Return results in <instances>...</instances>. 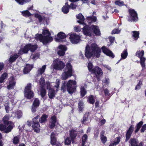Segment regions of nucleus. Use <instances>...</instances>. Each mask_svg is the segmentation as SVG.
Listing matches in <instances>:
<instances>
[{"label": "nucleus", "mask_w": 146, "mask_h": 146, "mask_svg": "<svg viewBox=\"0 0 146 146\" xmlns=\"http://www.w3.org/2000/svg\"><path fill=\"white\" fill-rule=\"evenodd\" d=\"M101 50L98 45L94 43L91 44L90 46L87 45L85 51V57L88 59H90L92 56L96 58L100 56Z\"/></svg>", "instance_id": "nucleus-1"}, {"label": "nucleus", "mask_w": 146, "mask_h": 146, "mask_svg": "<svg viewBox=\"0 0 146 146\" xmlns=\"http://www.w3.org/2000/svg\"><path fill=\"white\" fill-rule=\"evenodd\" d=\"M83 33L86 36H91L92 32L95 35L99 36L101 35V33L99 27L97 25H92L90 26L86 25L82 28Z\"/></svg>", "instance_id": "nucleus-2"}, {"label": "nucleus", "mask_w": 146, "mask_h": 146, "mask_svg": "<svg viewBox=\"0 0 146 146\" xmlns=\"http://www.w3.org/2000/svg\"><path fill=\"white\" fill-rule=\"evenodd\" d=\"M9 116L5 115L3 118V124H0V131L5 133L10 132L13 128L14 123L11 121H9Z\"/></svg>", "instance_id": "nucleus-3"}, {"label": "nucleus", "mask_w": 146, "mask_h": 146, "mask_svg": "<svg viewBox=\"0 0 146 146\" xmlns=\"http://www.w3.org/2000/svg\"><path fill=\"white\" fill-rule=\"evenodd\" d=\"M76 82L75 81L72 80H69L67 82L66 85L63 84L61 87V90L64 92L65 91L66 87L68 93L72 94L76 90Z\"/></svg>", "instance_id": "nucleus-4"}, {"label": "nucleus", "mask_w": 146, "mask_h": 146, "mask_svg": "<svg viewBox=\"0 0 146 146\" xmlns=\"http://www.w3.org/2000/svg\"><path fill=\"white\" fill-rule=\"evenodd\" d=\"M38 46L36 44H32L31 43L26 44L21 49L19 53L21 54H27L29 50L31 52H34L37 48Z\"/></svg>", "instance_id": "nucleus-5"}, {"label": "nucleus", "mask_w": 146, "mask_h": 146, "mask_svg": "<svg viewBox=\"0 0 146 146\" xmlns=\"http://www.w3.org/2000/svg\"><path fill=\"white\" fill-rule=\"evenodd\" d=\"M36 40H39L44 44L51 42L53 40L52 37L48 36H43L41 34H36Z\"/></svg>", "instance_id": "nucleus-6"}, {"label": "nucleus", "mask_w": 146, "mask_h": 146, "mask_svg": "<svg viewBox=\"0 0 146 146\" xmlns=\"http://www.w3.org/2000/svg\"><path fill=\"white\" fill-rule=\"evenodd\" d=\"M31 84H28L24 89V96L27 99H31L34 96V93L31 90Z\"/></svg>", "instance_id": "nucleus-7"}, {"label": "nucleus", "mask_w": 146, "mask_h": 146, "mask_svg": "<svg viewBox=\"0 0 146 146\" xmlns=\"http://www.w3.org/2000/svg\"><path fill=\"white\" fill-rule=\"evenodd\" d=\"M40 116L37 115L32 120V127L35 131L38 133L40 131V127L39 124Z\"/></svg>", "instance_id": "nucleus-8"}, {"label": "nucleus", "mask_w": 146, "mask_h": 146, "mask_svg": "<svg viewBox=\"0 0 146 146\" xmlns=\"http://www.w3.org/2000/svg\"><path fill=\"white\" fill-rule=\"evenodd\" d=\"M65 66L64 63L59 59H56L53 61V67L55 70H61Z\"/></svg>", "instance_id": "nucleus-9"}, {"label": "nucleus", "mask_w": 146, "mask_h": 146, "mask_svg": "<svg viewBox=\"0 0 146 146\" xmlns=\"http://www.w3.org/2000/svg\"><path fill=\"white\" fill-rule=\"evenodd\" d=\"M128 12L129 15L128 19L129 21H135L138 20L137 14L134 9H129Z\"/></svg>", "instance_id": "nucleus-10"}, {"label": "nucleus", "mask_w": 146, "mask_h": 146, "mask_svg": "<svg viewBox=\"0 0 146 146\" xmlns=\"http://www.w3.org/2000/svg\"><path fill=\"white\" fill-rule=\"evenodd\" d=\"M92 74H94L97 81L99 82L101 80L100 77L103 74V72L101 69L98 66H96L93 68V70L91 72Z\"/></svg>", "instance_id": "nucleus-11"}, {"label": "nucleus", "mask_w": 146, "mask_h": 146, "mask_svg": "<svg viewBox=\"0 0 146 146\" xmlns=\"http://www.w3.org/2000/svg\"><path fill=\"white\" fill-rule=\"evenodd\" d=\"M80 36L75 33H73L70 35L69 37L71 42L73 44H76L80 40Z\"/></svg>", "instance_id": "nucleus-12"}, {"label": "nucleus", "mask_w": 146, "mask_h": 146, "mask_svg": "<svg viewBox=\"0 0 146 146\" xmlns=\"http://www.w3.org/2000/svg\"><path fill=\"white\" fill-rule=\"evenodd\" d=\"M134 125L133 124L131 125L126 131L125 142H127L130 139L134 131Z\"/></svg>", "instance_id": "nucleus-13"}, {"label": "nucleus", "mask_w": 146, "mask_h": 146, "mask_svg": "<svg viewBox=\"0 0 146 146\" xmlns=\"http://www.w3.org/2000/svg\"><path fill=\"white\" fill-rule=\"evenodd\" d=\"M9 84L7 86V88L9 90L13 89L16 84L15 78L13 76H11L9 79Z\"/></svg>", "instance_id": "nucleus-14"}, {"label": "nucleus", "mask_w": 146, "mask_h": 146, "mask_svg": "<svg viewBox=\"0 0 146 146\" xmlns=\"http://www.w3.org/2000/svg\"><path fill=\"white\" fill-rule=\"evenodd\" d=\"M101 49L103 53L107 56L111 57V58L114 57L115 56L112 52L106 46H102Z\"/></svg>", "instance_id": "nucleus-15"}, {"label": "nucleus", "mask_w": 146, "mask_h": 146, "mask_svg": "<svg viewBox=\"0 0 146 146\" xmlns=\"http://www.w3.org/2000/svg\"><path fill=\"white\" fill-rule=\"evenodd\" d=\"M138 143V140L135 138H131L129 141V143L131 146H143L142 142H140L139 144Z\"/></svg>", "instance_id": "nucleus-16"}, {"label": "nucleus", "mask_w": 146, "mask_h": 146, "mask_svg": "<svg viewBox=\"0 0 146 146\" xmlns=\"http://www.w3.org/2000/svg\"><path fill=\"white\" fill-rule=\"evenodd\" d=\"M76 17L77 19H79V20L77 21V22L80 24H81L86 26V25H87L86 23L84 22L85 18L84 16L82 14L80 13H79L78 15H76Z\"/></svg>", "instance_id": "nucleus-17"}, {"label": "nucleus", "mask_w": 146, "mask_h": 146, "mask_svg": "<svg viewBox=\"0 0 146 146\" xmlns=\"http://www.w3.org/2000/svg\"><path fill=\"white\" fill-rule=\"evenodd\" d=\"M50 144L53 146L55 145L58 142L56 137V132H52L50 135Z\"/></svg>", "instance_id": "nucleus-18"}, {"label": "nucleus", "mask_w": 146, "mask_h": 146, "mask_svg": "<svg viewBox=\"0 0 146 146\" xmlns=\"http://www.w3.org/2000/svg\"><path fill=\"white\" fill-rule=\"evenodd\" d=\"M69 136L73 143L77 136L76 131L74 129H72L69 131Z\"/></svg>", "instance_id": "nucleus-19"}, {"label": "nucleus", "mask_w": 146, "mask_h": 146, "mask_svg": "<svg viewBox=\"0 0 146 146\" xmlns=\"http://www.w3.org/2000/svg\"><path fill=\"white\" fill-rule=\"evenodd\" d=\"M57 121V118L55 115H53L51 117L49 125L50 129H52L55 126Z\"/></svg>", "instance_id": "nucleus-20"}, {"label": "nucleus", "mask_w": 146, "mask_h": 146, "mask_svg": "<svg viewBox=\"0 0 146 146\" xmlns=\"http://www.w3.org/2000/svg\"><path fill=\"white\" fill-rule=\"evenodd\" d=\"M91 113L90 112H86L83 115V118L81 119V122L82 124L85 123L87 121H88L89 119L91 118L90 116Z\"/></svg>", "instance_id": "nucleus-21"}, {"label": "nucleus", "mask_w": 146, "mask_h": 146, "mask_svg": "<svg viewBox=\"0 0 146 146\" xmlns=\"http://www.w3.org/2000/svg\"><path fill=\"white\" fill-rule=\"evenodd\" d=\"M73 75L72 71L67 70L64 72L62 74V79L66 80L68 77H70Z\"/></svg>", "instance_id": "nucleus-22"}, {"label": "nucleus", "mask_w": 146, "mask_h": 146, "mask_svg": "<svg viewBox=\"0 0 146 146\" xmlns=\"http://www.w3.org/2000/svg\"><path fill=\"white\" fill-rule=\"evenodd\" d=\"M58 37L55 38V40L56 42H60L61 39L66 38V34L63 32H60L57 34Z\"/></svg>", "instance_id": "nucleus-23"}, {"label": "nucleus", "mask_w": 146, "mask_h": 146, "mask_svg": "<svg viewBox=\"0 0 146 146\" xmlns=\"http://www.w3.org/2000/svg\"><path fill=\"white\" fill-rule=\"evenodd\" d=\"M33 66L29 64H26L23 70V72L25 74H27L32 69Z\"/></svg>", "instance_id": "nucleus-24"}, {"label": "nucleus", "mask_w": 146, "mask_h": 146, "mask_svg": "<svg viewBox=\"0 0 146 146\" xmlns=\"http://www.w3.org/2000/svg\"><path fill=\"white\" fill-rule=\"evenodd\" d=\"M69 5L68 2H67L65 4V5L62 7L61 10L62 12L64 14H67L69 11Z\"/></svg>", "instance_id": "nucleus-25"}, {"label": "nucleus", "mask_w": 146, "mask_h": 146, "mask_svg": "<svg viewBox=\"0 0 146 146\" xmlns=\"http://www.w3.org/2000/svg\"><path fill=\"white\" fill-rule=\"evenodd\" d=\"M96 96L90 95L87 98V101L89 104H93L95 102Z\"/></svg>", "instance_id": "nucleus-26"}, {"label": "nucleus", "mask_w": 146, "mask_h": 146, "mask_svg": "<svg viewBox=\"0 0 146 146\" xmlns=\"http://www.w3.org/2000/svg\"><path fill=\"white\" fill-rule=\"evenodd\" d=\"M48 117V115L46 114L42 115V116L40 118L39 121L41 123H44L47 121V119Z\"/></svg>", "instance_id": "nucleus-27"}, {"label": "nucleus", "mask_w": 146, "mask_h": 146, "mask_svg": "<svg viewBox=\"0 0 146 146\" xmlns=\"http://www.w3.org/2000/svg\"><path fill=\"white\" fill-rule=\"evenodd\" d=\"M55 90L53 88H50L49 90L48 96L50 99H52L55 96Z\"/></svg>", "instance_id": "nucleus-28"}, {"label": "nucleus", "mask_w": 146, "mask_h": 146, "mask_svg": "<svg viewBox=\"0 0 146 146\" xmlns=\"http://www.w3.org/2000/svg\"><path fill=\"white\" fill-rule=\"evenodd\" d=\"M19 57V56L17 54H15L14 55L11 56L9 60V63L12 64L13 62L15 61Z\"/></svg>", "instance_id": "nucleus-29"}, {"label": "nucleus", "mask_w": 146, "mask_h": 146, "mask_svg": "<svg viewBox=\"0 0 146 146\" xmlns=\"http://www.w3.org/2000/svg\"><path fill=\"white\" fill-rule=\"evenodd\" d=\"M8 76V74L6 72L3 73L0 77V83H2L5 82Z\"/></svg>", "instance_id": "nucleus-30"}, {"label": "nucleus", "mask_w": 146, "mask_h": 146, "mask_svg": "<svg viewBox=\"0 0 146 146\" xmlns=\"http://www.w3.org/2000/svg\"><path fill=\"white\" fill-rule=\"evenodd\" d=\"M143 122L141 121L138 123L135 127V129L134 131V133L136 134L139 131L140 128L141 127L143 124Z\"/></svg>", "instance_id": "nucleus-31"}, {"label": "nucleus", "mask_w": 146, "mask_h": 146, "mask_svg": "<svg viewBox=\"0 0 146 146\" xmlns=\"http://www.w3.org/2000/svg\"><path fill=\"white\" fill-rule=\"evenodd\" d=\"M80 89V97L82 98H83L87 94V91L86 90V89L83 86H81Z\"/></svg>", "instance_id": "nucleus-32"}, {"label": "nucleus", "mask_w": 146, "mask_h": 146, "mask_svg": "<svg viewBox=\"0 0 146 146\" xmlns=\"http://www.w3.org/2000/svg\"><path fill=\"white\" fill-rule=\"evenodd\" d=\"M84 103L83 102L79 101L78 102V108L80 111H82L84 108Z\"/></svg>", "instance_id": "nucleus-33"}, {"label": "nucleus", "mask_w": 146, "mask_h": 146, "mask_svg": "<svg viewBox=\"0 0 146 146\" xmlns=\"http://www.w3.org/2000/svg\"><path fill=\"white\" fill-rule=\"evenodd\" d=\"M20 137L19 136L17 135L15 136L12 139V142L14 145H17L19 142Z\"/></svg>", "instance_id": "nucleus-34"}, {"label": "nucleus", "mask_w": 146, "mask_h": 146, "mask_svg": "<svg viewBox=\"0 0 146 146\" xmlns=\"http://www.w3.org/2000/svg\"><path fill=\"white\" fill-rule=\"evenodd\" d=\"M133 33L132 36L135 40H137L139 38V33L138 31H132Z\"/></svg>", "instance_id": "nucleus-35"}, {"label": "nucleus", "mask_w": 146, "mask_h": 146, "mask_svg": "<svg viewBox=\"0 0 146 146\" xmlns=\"http://www.w3.org/2000/svg\"><path fill=\"white\" fill-rule=\"evenodd\" d=\"M86 19L89 22H95L97 20V18L95 16H90L87 17Z\"/></svg>", "instance_id": "nucleus-36"}, {"label": "nucleus", "mask_w": 146, "mask_h": 146, "mask_svg": "<svg viewBox=\"0 0 146 146\" xmlns=\"http://www.w3.org/2000/svg\"><path fill=\"white\" fill-rule=\"evenodd\" d=\"M21 13L22 15L26 17H29L31 15L30 12L28 10L23 11Z\"/></svg>", "instance_id": "nucleus-37"}, {"label": "nucleus", "mask_w": 146, "mask_h": 146, "mask_svg": "<svg viewBox=\"0 0 146 146\" xmlns=\"http://www.w3.org/2000/svg\"><path fill=\"white\" fill-rule=\"evenodd\" d=\"M46 93V92L45 89L44 87H42L41 88L40 90V94L42 98H43L44 97Z\"/></svg>", "instance_id": "nucleus-38"}, {"label": "nucleus", "mask_w": 146, "mask_h": 146, "mask_svg": "<svg viewBox=\"0 0 146 146\" xmlns=\"http://www.w3.org/2000/svg\"><path fill=\"white\" fill-rule=\"evenodd\" d=\"M144 53V51L143 50L141 51H137L136 53V55H137V57L139 58H140L143 57Z\"/></svg>", "instance_id": "nucleus-39"}, {"label": "nucleus", "mask_w": 146, "mask_h": 146, "mask_svg": "<svg viewBox=\"0 0 146 146\" xmlns=\"http://www.w3.org/2000/svg\"><path fill=\"white\" fill-rule=\"evenodd\" d=\"M128 55V53L127 49L124 50L122 53L121 54V56L122 59H125L127 57Z\"/></svg>", "instance_id": "nucleus-40"}, {"label": "nucleus", "mask_w": 146, "mask_h": 146, "mask_svg": "<svg viewBox=\"0 0 146 146\" xmlns=\"http://www.w3.org/2000/svg\"><path fill=\"white\" fill-rule=\"evenodd\" d=\"M140 58V63L143 69L145 67V62L146 60L145 58L143 57Z\"/></svg>", "instance_id": "nucleus-41"}, {"label": "nucleus", "mask_w": 146, "mask_h": 146, "mask_svg": "<svg viewBox=\"0 0 146 146\" xmlns=\"http://www.w3.org/2000/svg\"><path fill=\"white\" fill-rule=\"evenodd\" d=\"M15 116L18 119H20L22 116V112L21 110H18L15 112Z\"/></svg>", "instance_id": "nucleus-42"}, {"label": "nucleus", "mask_w": 146, "mask_h": 146, "mask_svg": "<svg viewBox=\"0 0 146 146\" xmlns=\"http://www.w3.org/2000/svg\"><path fill=\"white\" fill-rule=\"evenodd\" d=\"M88 68L89 71L91 72L93 71V65L92 62H89L88 63Z\"/></svg>", "instance_id": "nucleus-43"}, {"label": "nucleus", "mask_w": 146, "mask_h": 146, "mask_svg": "<svg viewBox=\"0 0 146 146\" xmlns=\"http://www.w3.org/2000/svg\"><path fill=\"white\" fill-rule=\"evenodd\" d=\"M19 4L23 5L26 3L29 2L30 0H15Z\"/></svg>", "instance_id": "nucleus-44"}, {"label": "nucleus", "mask_w": 146, "mask_h": 146, "mask_svg": "<svg viewBox=\"0 0 146 146\" xmlns=\"http://www.w3.org/2000/svg\"><path fill=\"white\" fill-rule=\"evenodd\" d=\"M114 3L115 5L119 6L121 7L125 5L123 1H120L116 0L115 1Z\"/></svg>", "instance_id": "nucleus-45"}, {"label": "nucleus", "mask_w": 146, "mask_h": 146, "mask_svg": "<svg viewBox=\"0 0 146 146\" xmlns=\"http://www.w3.org/2000/svg\"><path fill=\"white\" fill-rule=\"evenodd\" d=\"M40 105V102L38 99L35 98L34 100L32 105L38 107Z\"/></svg>", "instance_id": "nucleus-46"}, {"label": "nucleus", "mask_w": 146, "mask_h": 146, "mask_svg": "<svg viewBox=\"0 0 146 146\" xmlns=\"http://www.w3.org/2000/svg\"><path fill=\"white\" fill-rule=\"evenodd\" d=\"M71 141H72V140H71L70 138L67 137L65 140L64 143L65 145H68L70 144Z\"/></svg>", "instance_id": "nucleus-47"}, {"label": "nucleus", "mask_w": 146, "mask_h": 146, "mask_svg": "<svg viewBox=\"0 0 146 146\" xmlns=\"http://www.w3.org/2000/svg\"><path fill=\"white\" fill-rule=\"evenodd\" d=\"M66 69L68 70L72 71V66L70 62H67L66 64Z\"/></svg>", "instance_id": "nucleus-48"}, {"label": "nucleus", "mask_w": 146, "mask_h": 146, "mask_svg": "<svg viewBox=\"0 0 146 146\" xmlns=\"http://www.w3.org/2000/svg\"><path fill=\"white\" fill-rule=\"evenodd\" d=\"M46 68V65H44L41 68L38 70L40 74H42L44 72Z\"/></svg>", "instance_id": "nucleus-49"}, {"label": "nucleus", "mask_w": 146, "mask_h": 146, "mask_svg": "<svg viewBox=\"0 0 146 146\" xmlns=\"http://www.w3.org/2000/svg\"><path fill=\"white\" fill-rule=\"evenodd\" d=\"M42 34V35H43V36H45L47 34L48 35H46V36H50L51 35V33L48 29L43 30Z\"/></svg>", "instance_id": "nucleus-50"}, {"label": "nucleus", "mask_w": 146, "mask_h": 146, "mask_svg": "<svg viewBox=\"0 0 146 146\" xmlns=\"http://www.w3.org/2000/svg\"><path fill=\"white\" fill-rule=\"evenodd\" d=\"M116 139L117 140L114 141L112 143L115 146L118 144L120 141V138L119 137H117Z\"/></svg>", "instance_id": "nucleus-51"}, {"label": "nucleus", "mask_w": 146, "mask_h": 146, "mask_svg": "<svg viewBox=\"0 0 146 146\" xmlns=\"http://www.w3.org/2000/svg\"><path fill=\"white\" fill-rule=\"evenodd\" d=\"M104 93L105 96H109L110 98L111 96L110 95V93L109 90L107 89H106L104 90Z\"/></svg>", "instance_id": "nucleus-52"}, {"label": "nucleus", "mask_w": 146, "mask_h": 146, "mask_svg": "<svg viewBox=\"0 0 146 146\" xmlns=\"http://www.w3.org/2000/svg\"><path fill=\"white\" fill-rule=\"evenodd\" d=\"M101 141L103 144L105 143L107 141V138L106 136H104L100 137Z\"/></svg>", "instance_id": "nucleus-53"}, {"label": "nucleus", "mask_w": 146, "mask_h": 146, "mask_svg": "<svg viewBox=\"0 0 146 146\" xmlns=\"http://www.w3.org/2000/svg\"><path fill=\"white\" fill-rule=\"evenodd\" d=\"M142 85V82L140 80L138 83L137 84L135 88V90H137V89H139L141 88V86Z\"/></svg>", "instance_id": "nucleus-54"}, {"label": "nucleus", "mask_w": 146, "mask_h": 146, "mask_svg": "<svg viewBox=\"0 0 146 146\" xmlns=\"http://www.w3.org/2000/svg\"><path fill=\"white\" fill-rule=\"evenodd\" d=\"M5 109L7 112L9 113V111L10 107L9 104L8 103H6L5 105Z\"/></svg>", "instance_id": "nucleus-55"}, {"label": "nucleus", "mask_w": 146, "mask_h": 146, "mask_svg": "<svg viewBox=\"0 0 146 146\" xmlns=\"http://www.w3.org/2000/svg\"><path fill=\"white\" fill-rule=\"evenodd\" d=\"M57 53L60 56H63L65 54V52L64 50H59L57 52Z\"/></svg>", "instance_id": "nucleus-56"}, {"label": "nucleus", "mask_w": 146, "mask_h": 146, "mask_svg": "<svg viewBox=\"0 0 146 146\" xmlns=\"http://www.w3.org/2000/svg\"><path fill=\"white\" fill-rule=\"evenodd\" d=\"M94 137L95 138H96L98 136L99 134V129H97L95 131L94 133Z\"/></svg>", "instance_id": "nucleus-57"}, {"label": "nucleus", "mask_w": 146, "mask_h": 146, "mask_svg": "<svg viewBox=\"0 0 146 146\" xmlns=\"http://www.w3.org/2000/svg\"><path fill=\"white\" fill-rule=\"evenodd\" d=\"M120 33V31H119L118 29H114L111 32V34H114L116 33Z\"/></svg>", "instance_id": "nucleus-58"}, {"label": "nucleus", "mask_w": 146, "mask_h": 146, "mask_svg": "<svg viewBox=\"0 0 146 146\" xmlns=\"http://www.w3.org/2000/svg\"><path fill=\"white\" fill-rule=\"evenodd\" d=\"M77 5L73 3H71L70 5H69V7L72 9H75L76 8Z\"/></svg>", "instance_id": "nucleus-59"}, {"label": "nucleus", "mask_w": 146, "mask_h": 146, "mask_svg": "<svg viewBox=\"0 0 146 146\" xmlns=\"http://www.w3.org/2000/svg\"><path fill=\"white\" fill-rule=\"evenodd\" d=\"M142 128L140 130L141 133H143L146 130V123L142 125Z\"/></svg>", "instance_id": "nucleus-60"}, {"label": "nucleus", "mask_w": 146, "mask_h": 146, "mask_svg": "<svg viewBox=\"0 0 146 146\" xmlns=\"http://www.w3.org/2000/svg\"><path fill=\"white\" fill-rule=\"evenodd\" d=\"M88 136L86 134H84L82 137V141H86L88 139Z\"/></svg>", "instance_id": "nucleus-61"}, {"label": "nucleus", "mask_w": 146, "mask_h": 146, "mask_svg": "<svg viewBox=\"0 0 146 146\" xmlns=\"http://www.w3.org/2000/svg\"><path fill=\"white\" fill-rule=\"evenodd\" d=\"M40 84L42 87H44L45 84V81L44 78H41V79L40 81Z\"/></svg>", "instance_id": "nucleus-62"}, {"label": "nucleus", "mask_w": 146, "mask_h": 146, "mask_svg": "<svg viewBox=\"0 0 146 146\" xmlns=\"http://www.w3.org/2000/svg\"><path fill=\"white\" fill-rule=\"evenodd\" d=\"M59 48L61 50H64L65 52L67 50L66 47L64 46L63 45L60 46H59Z\"/></svg>", "instance_id": "nucleus-63"}, {"label": "nucleus", "mask_w": 146, "mask_h": 146, "mask_svg": "<svg viewBox=\"0 0 146 146\" xmlns=\"http://www.w3.org/2000/svg\"><path fill=\"white\" fill-rule=\"evenodd\" d=\"M102 82L105 85H108L109 84V79L108 78H105L104 81H102Z\"/></svg>", "instance_id": "nucleus-64"}]
</instances>
